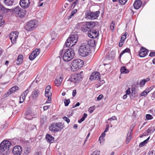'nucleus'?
Wrapping results in <instances>:
<instances>
[{
	"mask_svg": "<svg viewBox=\"0 0 155 155\" xmlns=\"http://www.w3.org/2000/svg\"><path fill=\"white\" fill-rule=\"evenodd\" d=\"M12 143L7 140H3L0 143V155H8L10 152Z\"/></svg>",
	"mask_w": 155,
	"mask_h": 155,
	"instance_id": "nucleus-1",
	"label": "nucleus"
},
{
	"mask_svg": "<svg viewBox=\"0 0 155 155\" xmlns=\"http://www.w3.org/2000/svg\"><path fill=\"white\" fill-rule=\"evenodd\" d=\"M78 26L82 31L87 32L91 30L95 26V23L94 22H81L78 24Z\"/></svg>",
	"mask_w": 155,
	"mask_h": 155,
	"instance_id": "nucleus-2",
	"label": "nucleus"
},
{
	"mask_svg": "<svg viewBox=\"0 0 155 155\" xmlns=\"http://www.w3.org/2000/svg\"><path fill=\"white\" fill-rule=\"evenodd\" d=\"M83 61L80 59L75 60L72 62L70 70L73 71H76L81 68L84 65Z\"/></svg>",
	"mask_w": 155,
	"mask_h": 155,
	"instance_id": "nucleus-3",
	"label": "nucleus"
},
{
	"mask_svg": "<svg viewBox=\"0 0 155 155\" xmlns=\"http://www.w3.org/2000/svg\"><path fill=\"white\" fill-rule=\"evenodd\" d=\"M78 37L77 34H71L65 43L67 47H72L77 42Z\"/></svg>",
	"mask_w": 155,
	"mask_h": 155,
	"instance_id": "nucleus-4",
	"label": "nucleus"
},
{
	"mask_svg": "<svg viewBox=\"0 0 155 155\" xmlns=\"http://www.w3.org/2000/svg\"><path fill=\"white\" fill-rule=\"evenodd\" d=\"M74 55V50L71 48H69L65 51L63 58L64 61H68L73 58Z\"/></svg>",
	"mask_w": 155,
	"mask_h": 155,
	"instance_id": "nucleus-5",
	"label": "nucleus"
},
{
	"mask_svg": "<svg viewBox=\"0 0 155 155\" xmlns=\"http://www.w3.org/2000/svg\"><path fill=\"white\" fill-rule=\"evenodd\" d=\"M83 76V72L81 71L78 74H72L68 80V81L76 84L82 80Z\"/></svg>",
	"mask_w": 155,
	"mask_h": 155,
	"instance_id": "nucleus-6",
	"label": "nucleus"
},
{
	"mask_svg": "<svg viewBox=\"0 0 155 155\" xmlns=\"http://www.w3.org/2000/svg\"><path fill=\"white\" fill-rule=\"evenodd\" d=\"M90 51L89 47L87 45L81 46L79 50V54L83 57L87 56Z\"/></svg>",
	"mask_w": 155,
	"mask_h": 155,
	"instance_id": "nucleus-7",
	"label": "nucleus"
},
{
	"mask_svg": "<svg viewBox=\"0 0 155 155\" xmlns=\"http://www.w3.org/2000/svg\"><path fill=\"white\" fill-rule=\"evenodd\" d=\"M62 128L61 124L60 122L51 124L49 127V129L52 132H57Z\"/></svg>",
	"mask_w": 155,
	"mask_h": 155,
	"instance_id": "nucleus-8",
	"label": "nucleus"
},
{
	"mask_svg": "<svg viewBox=\"0 0 155 155\" xmlns=\"http://www.w3.org/2000/svg\"><path fill=\"white\" fill-rule=\"evenodd\" d=\"M36 22L35 20H31L29 21L25 26L26 30L28 31H33L36 28Z\"/></svg>",
	"mask_w": 155,
	"mask_h": 155,
	"instance_id": "nucleus-9",
	"label": "nucleus"
},
{
	"mask_svg": "<svg viewBox=\"0 0 155 155\" xmlns=\"http://www.w3.org/2000/svg\"><path fill=\"white\" fill-rule=\"evenodd\" d=\"M13 12L18 17H23L25 14V12L19 7L15 8L13 9Z\"/></svg>",
	"mask_w": 155,
	"mask_h": 155,
	"instance_id": "nucleus-10",
	"label": "nucleus"
},
{
	"mask_svg": "<svg viewBox=\"0 0 155 155\" xmlns=\"http://www.w3.org/2000/svg\"><path fill=\"white\" fill-rule=\"evenodd\" d=\"M22 150V148L20 146H16L12 149V153L14 155H21Z\"/></svg>",
	"mask_w": 155,
	"mask_h": 155,
	"instance_id": "nucleus-11",
	"label": "nucleus"
},
{
	"mask_svg": "<svg viewBox=\"0 0 155 155\" xmlns=\"http://www.w3.org/2000/svg\"><path fill=\"white\" fill-rule=\"evenodd\" d=\"M40 50L39 48L34 50L30 54L29 58L31 61L33 60L40 54Z\"/></svg>",
	"mask_w": 155,
	"mask_h": 155,
	"instance_id": "nucleus-12",
	"label": "nucleus"
},
{
	"mask_svg": "<svg viewBox=\"0 0 155 155\" xmlns=\"http://www.w3.org/2000/svg\"><path fill=\"white\" fill-rule=\"evenodd\" d=\"M18 35V32L17 31L12 32L10 34L9 37L12 44H15L16 43Z\"/></svg>",
	"mask_w": 155,
	"mask_h": 155,
	"instance_id": "nucleus-13",
	"label": "nucleus"
},
{
	"mask_svg": "<svg viewBox=\"0 0 155 155\" xmlns=\"http://www.w3.org/2000/svg\"><path fill=\"white\" fill-rule=\"evenodd\" d=\"M63 78L62 75L60 74L58 75L54 81V83L55 85L57 86H59L61 83L63 81Z\"/></svg>",
	"mask_w": 155,
	"mask_h": 155,
	"instance_id": "nucleus-14",
	"label": "nucleus"
},
{
	"mask_svg": "<svg viewBox=\"0 0 155 155\" xmlns=\"http://www.w3.org/2000/svg\"><path fill=\"white\" fill-rule=\"evenodd\" d=\"M30 4L29 0H21L20 2V6L24 8H26L28 7Z\"/></svg>",
	"mask_w": 155,
	"mask_h": 155,
	"instance_id": "nucleus-15",
	"label": "nucleus"
},
{
	"mask_svg": "<svg viewBox=\"0 0 155 155\" xmlns=\"http://www.w3.org/2000/svg\"><path fill=\"white\" fill-rule=\"evenodd\" d=\"M88 31L89 32L88 33V35L91 38H95L98 35V33L95 30H92L91 31L90 30V31Z\"/></svg>",
	"mask_w": 155,
	"mask_h": 155,
	"instance_id": "nucleus-16",
	"label": "nucleus"
},
{
	"mask_svg": "<svg viewBox=\"0 0 155 155\" xmlns=\"http://www.w3.org/2000/svg\"><path fill=\"white\" fill-rule=\"evenodd\" d=\"M148 51L143 47H142L139 51V56L140 57H144L147 54Z\"/></svg>",
	"mask_w": 155,
	"mask_h": 155,
	"instance_id": "nucleus-17",
	"label": "nucleus"
},
{
	"mask_svg": "<svg viewBox=\"0 0 155 155\" xmlns=\"http://www.w3.org/2000/svg\"><path fill=\"white\" fill-rule=\"evenodd\" d=\"M100 74L98 72H93L90 76V79L91 80H97L100 79Z\"/></svg>",
	"mask_w": 155,
	"mask_h": 155,
	"instance_id": "nucleus-18",
	"label": "nucleus"
},
{
	"mask_svg": "<svg viewBox=\"0 0 155 155\" xmlns=\"http://www.w3.org/2000/svg\"><path fill=\"white\" fill-rule=\"evenodd\" d=\"M40 94L39 91L38 89H35L31 93V97L33 99H36Z\"/></svg>",
	"mask_w": 155,
	"mask_h": 155,
	"instance_id": "nucleus-19",
	"label": "nucleus"
},
{
	"mask_svg": "<svg viewBox=\"0 0 155 155\" xmlns=\"http://www.w3.org/2000/svg\"><path fill=\"white\" fill-rule=\"evenodd\" d=\"M142 4V2L140 0H136L134 3V6L136 9H139Z\"/></svg>",
	"mask_w": 155,
	"mask_h": 155,
	"instance_id": "nucleus-20",
	"label": "nucleus"
},
{
	"mask_svg": "<svg viewBox=\"0 0 155 155\" xmlns=\"http://www.w3.org/2000/svg\"><path fill=\"white\" fill-rule=\"evenodd\" d=\"M3 3L6 6H11L13 4L14 0H3Z\"/></svg>",
	"mask_w": 155,
	"mask_h": 155,
	"instance_id": "nucleus-21",
	"label": "nucleus"
},
{
	"mask_svg": "<svg viewBox=\"0 0 155 155\" xmlns=\"http://www.w3.org/2000/svg\"><path fill=\"white\" fill-rule=\"evenodd\" d=\"M85 15L86 18L92 20V12L89 11H87L86 12Z\"/></svg>",
	"mask_w": 155,
	"mask_h": 155,
	"instance_id": "nucleus-22",
	"label": "nucleus"
},
{
	"mask_svg": "<svg viewBox=\"0 0 155 155\" xmlns=\"http://www.w3.org/2000/svg\"><path fill=\"white\" fill-rule=\"evenodd\" d=\"M23 56L22 55H19L17 58L16 63L17 65H20L23 62Z\"/></svg>",
	"mask_w": 155,
	"mask_h": 155,
	"instance_id": "nucleus-23",
	"label": "nucleus"
},
{
	"mask_svg": "<svg viewBox=\"0 0 155 155\" xmlns=\"http://www.w3.org/2000/svg\"><path fill=\"white\" fill-rule=\"evenodd\" d=\"M45 138L47 141L49 143L52 142L54 140V138L49 134H47Z\"/></svg>",
	"mask_w": 155,
	"mask_h": 155,
	"instance_id": "nucleus-24",
	"label": "nucleus"
},
{
	"mask_svg": "<svg viewBox=\"0 0 155 155\" xmlns=\"http://www.w3.org/2000/svg\"><path fill=\"white\" fill-rule=\"evenodd\" d=\"M100 13L99 11H97L95 12H92V20H94L97 18L99 16Z\"/></svg>",
	"mask_w": 155,
	"mask_h": 155,
	"instance_id": "nucleus-25",
	"label": "nucleus"
},
{
	"mask_svg": "<svg viewBox=\"0 0 155 155\" xmlns=\"http://www.w3.org/2000/svg\"><path fill=\"white\" fill-rule=\"evenodd\" d=\"M31 152V149L30 147H26L24 150V154L25 155H28Z\"/></svg>",
	"mask_w": 155,
	"mask_h": 155,
	"instance_id": "nucleus-26",
	"label": "nucleus"
},
{
	"mask_svg": "<svg viewBox=\"0 0 155 155\" xmlns=\"http://www.w3.org/2000/svg\"><path fill=\"white\" fill-rule=\"evenodd\" d=\"M120 71L122 74H127L129 72V70L127 69L125 67H122L121 68Z\"/></svg>",
	"mask_w": 155,
	"mask_h": 155,
	"instance_id": "nucleus-27",
	"label": "nucleus"
},
{
	"mask_svg": "<svg viewBox=\"0 0 155 155\" xmlns=\"http://www.w3.org/2000/svg\"><path fill=\"white\" fill-rule=\"evenodd\" d=\"M25 118L28 120H31L32 119V117L30 114V112H28V111L25 113Z\"/></svg>",
	"mask_w": 155,
	"mask_h": 155,
	"instance_id": "nucleus-28",
	"label": "nucleus"
},
{
	"mask_svg": "<svg viewBox=\"0 0 155 155\" xmlns=\"http://www.w3.org/2000/svg\"><path fill=\"white\" fill-rule=\"evenodd\" d=\"M77 12V10L76 9H74L71 12V14L67 17L68 20H69Z\"/></svg>",
	"mask_w": 155,
	"mask_h": 155,
	"instance_id": "nucleus-29",
	"label": "nucleus"
},
{
	"mask_svg": "<svg viewBox=\"0 0 155 155\" xmlns=\"http://www.w3.org/2000/svg\"><path fill=\"white\" fill-rule=\"evenodd\" d=\"M18 87L15 86H14L12 87H11L10 89H9V90H10V92L12 93L14 92H15L16 91L18 90Z\"/></svg>",
	"mask_w": 155,
	"mask_h": 155,
	"instance_id": "nucleus-30",
	"label": "nucleus"
},
{
	"mask_svg": "<svg viewBox=\"0 0 155 155\" xmlns=\"http://www.w3.org/2000/svg\"><path fill=\"white\" fill-rule=\"evenodd\" d=\"M131 138V132H128L127 135L126 142L128 143Z\"/></svg>",
	"mask_w": 155,
	"mask_h": 155,
	"instance_id": "nucleus-31",
	"label": "nucleus"
},
{
	"mask_svg": "<svg viewBox=\"0 0 155 155\" xmlns=\"http://www.w3.org/2000/svg\"><path fill=\"white\" fill-rule=\"evenodd\" d=\"M29 90L27 89L23 92L22 94L21 95V97H23L24 98H25L27 95L28 92Z\"/></svg>",
	"mask_w": 155,
	"mask_h": 155,
	"instance_id": "nucleus-32",
	"label": "nucleus"
},
{
	"mask_svg": "<svg viewBox=\"0 0 155 155\" xmlns=\"http://www.w3.org/2000/svg\"><path fill=\"white\" fill-rule=\"evenodd\" d=\"M130 51V50L128 48H126V49L122 51L120 54V56L121 57L126 52L129 53Z\"/></svg>",
	"mask_w": 155,
	"mask_h": 155,
	"instance_id": "nucleus-33",
	"label": "nucleus"
},
{
	"mask_svg": "<svg viewBox=\"0 0 155 155\" xmlns=\"http://www.w3.org/2000/svg\"><path fill=\"white\" fill-rule=\"evenodd\" d=\"M146 118L145 120H151L153 119V117L152 115L150 114H147L146 115Z\"/></svg>",
	"mask_w": 155,
	"mask_h": 155,
	"instance_id": "nucleus-34",
	"label": "nucleus"
},
{
	"mask_svg": "<svg viewBox=\"0 0 155 155\" xmlns=\"http://www.w3.org/2000/svg\"><path fill=\"white\" fill-rule=\"evenodd\" d=\"M95 106L90 107L88 109V111L90 114H91L95 109Z\"/></svg>",
	"mask_w": 155,
	"mask_h": 155,
	"instance_id": "nucleus-35",
	"label": "nucleus"
},
{
	"mask_svg": "<svg viewBox=\"0 0 155 155\" xmlns=\"http://www.w3.org/2000/svg\"><path fill=\"white\" fill-rule=\"evenodd\" d=\"M115 22L114 21H112L110 25V28L111 31H113L114 29Z\"/></svg>",
	"mask_w": 155,
	"mask_h": 155,
	"instance_id": "nucleus-36",
	"label": "nucleus"
},
{
	"mask_svg": "<svg viewBox=\"0 0 155 155\" xmlns=\"http://www.w3.org/2000/svg\"><path fill=\"white\" fill-rule=\"evenodd\" d=\"M127 0H118L119 4L121 5L125 4L127 2Z\"/></svg>",
	"mask_w": 155,
	"mask_h": 155,
	"instance_id": "nucleus-37",
	"label": "nucleus"
},
{
	"mask_svg": "<svg viewBox=\"0 0 155 155\" xmlns=\"http://www.w3.org/2000/svg\"><path fill=\"white\" fill-rule=\"evenodd\" d=\"M70 102V101L69 99L65 100L64 102L65 106H68Z\"/></svg>",
	"mask_w": 155,
	"mask_h": 155,
	"instance_id": "nucleus-38",
	"label": "nucleus"
},
{
	"mask_svg": "<svg viewBox=\"0 0 155 155\" xmlns=\"http://www.w3.org/2000/svg\"><path fill=\"white\" fill-rule=\"evenodd\" d=\"M51 86L50 85H48L47 86V87L46 88L45 90V92H46L47 93V92H49V91L51 89Z\"/></svg>",
	"mask_w": 155,
	"mask_h": 155,
	"instance_id": "nucleus-39",
	"label": "nucleus"
},
{
	"mask_svg": "<svg viewBox=\"0 0 155 155\" xmlns=\"http://www.w3.org/2000/svg\"><path fill=\"white\" fill-rule=\"evenodd\" d=\"M10 90H9L4 95V97H8V96H9L10 94H12V93H11V92H10Z\"/></svg>",
	"mask_w": 155,
	"mask_h": 155,
	"instance_id": "nucleus-40",
	"label": "nucleus"
},
{
	"mask_svg": "<svg viewBox=\"0 0 155 155\" xmlns=\"http://www.w3.org/2000/svg\"><path fill=\"white\" fill-rule=\"evenodd\" d=\"M127 35V32H126L124 35H123L121 36V40L124 41V40L126 38V37Z\"/></svg>",
	"mask_w": 155,
	"mask_h": 155,
	"instance_id": "nucleus-41",
	"label": "nucleus"
},
{
	"mask_svg": "<svg viewBox=\"0 0 155 155\" xmlns=\"http://www.w3.org/2000/svg\"><path fill=\"white\" fill-rule=\"evenodd\" d=\"M147 143L146 141L144 140L142 142H141L139 145V147H141L144 146Z\"/></svg>",
	"mask_w": 155,
	"mask_h": 155,
	"instance_id": "nucleus-42",
	"label": "nucleus"
},
{
	"mask_svg": "<svg viewBox=\"0 0 155 155\" xmlns=\"http://www.w3.org/2000/svg\"><path fill=\"white\" fill-rule=\"evenodd\" d=\"M106 134L104 132L102 133V134L101 135L100 137L99 140H100L101 139L102 140H104V137L105 136Z\"/></svg>",
	"mask_w": 155,
	"mask_h": 155,
	"instance_id": "nucleus-43",
	"label": "nucleus"
},
{
	"mask_svg": "<svg viewBox=\"0 0 155 155\" xmlns=\"http://www.w3.org/2000/svg\"><path fill=\"white\" fill-rule=\"evenodd\" d=\"M147 93L144 91L143 92L141 93V94H140V97H141L142 96L146 97L147 95Z\"/></svg>",
	"mask_w": 155,
	"mask_h": 155,
	"instance_id": "nucleus-44",
	"label": "nucleus"
},
{
	"mask_svg": "<svg viewBox=\"0 0 155 155\" xmlns=\"http://www.w3.org/2000/svg\"><path fill=\"white\" fill-rule=\"evenodd\" d=\"M51 93H48L45 92V96L46 97L48 98L49 97H51Z\"/></svg>",
	"mask_w": 155,
	"mask_h": 155,
	"instance_id": "nucleus-45",
	"label": "nucleus"
},
{
	"mask_svg": "<svg viewBox=\"0 0 155 155\" xmlns=\"http://www.w3.org/2000/svg\"><path fill=\"white\" fill-rule=\"evenodd\" d=\"M100 151L99 150H96L94 151L91 155H99Z\"/></svg>",
	"mask_w": 155,
	"mask_h": 155,
	"instance_id": "nucleus-46",
	"label": "nucleus"
},
{
	"mask_svg": "<svg viewBox=\"0 0 155 155\" xmlns=\"http://www.w3.org/2000/svg\"><path fill=\"white\" fill-rule=\"evenodd\" d=\"M153 131V130L152 127H149L148 129V130H147V131L148 133H153V132H152Z\"/></svg>",
	"mask_w": 155,
	"mask_h": 155,
	"instance_id": "nucleus-47",
	"label": "nucleus"
},
{
	"mask_svg": "<svg viewBox=\"0 0 155 155\" xmlns=\"http://www.w3.org/2000/svg\"><path fill=\"white\" fill-rule=\"evenodd\" d=\"M146 83V81H145L144 79H143L140 81V85L141 86H143L144 85H145Z\"/></svg>",
	"mask_w": 155,
	"mask_h": 155,
	"instance_id": "nucleus-48",
	"label": "nucleus"
},
{
	"mask_svg": "<svg viewBox=\"0 0 155 155\" xmlns=\"http://www.w3.org/2000/svg\"><path fill=\"white\" fill-rule=\"evenodd\" d=\"M63 119L66 121L68 123L70 122V120L67 117H63Z\"/></svg>",
	"mask_w": 155,
	"mask_h": 155,
	"instance_id": "nucleus-49",
	"label": "nucleus"
},
{
	"mask_svg": "<svg viewBox=\"0 0 155 155\" xmlns=\"http://www.w3.org/2000/svg\"><path fill=\"white\" fill-rule=\"evenodd\" d=\"M117 119V118L115 116H113L109 118L108 119V121H112V120H114Z\"/></svg>",
	"mask_w": 155,
	"mask_h": 155,
	"instance_id": "nucleus-50",
	"label": "nucleus"
},
{
	"mask_svg": "<svg viewBox=\"0 0 155 155\" xmlns=\"http://www.w3.org/2000/svg\"><path fill=\"white\" fill-rule=\"evenodd\" d=\"M25 98H24L23 97H21V96L20 97V101L19 103H21L23 102Z\"/></svg>",
	"mask_w": 155,
	"mask_h": 155,
	"instance_id": "nucleus-51",
	"label": "nucleus"
},
{
	"mask_svg": "<svg viewBox=\"0 0 155 155\" xmlns=\"http://www.w3.org/2000/svg\"><path fill=\"white\" fill-rule=\"evenodd\" d=\"M124 41L123 40H120V43H119V47H120L122 46V45H123V44H124Z\"/></svg>",
	"mask_w": 155,
	"mask_h": 155,
	"instance_id": "nucleus-52",
	"label": "nucleus"
},
{
	"mask_svg": "<svg viewBox=\"0 0 155 155\" xmlns=\"http://www.w3.org/2000/svg\"><path fill=\"white\" fill-rule=\"evenodd\" d=\"M103 96L102 94H100L97 97V99L98 101L100 100L102 98Z\"/></svg>",
	"mask_w": 155,
	"mask_h": 155,
	"instance_id": "nucleus-53",
	"label": "nucleus"
},
{
	"mask_svg": "<svg viewBox=\"0 0 155 155\" xmlns=\"http://www.w3.org/2000/svg\"><path fill=\"white\" fill-rule=\"evenodd\" d=\"M50 106H45L43 107V109L44 110H46L49 109L50 107Z\"/></svg>",
	"mask_w": 155,
	"mask_h": 155,
	"instance_id": "nucleus-54",
	"label": "nucleus"
},
{
	"mask_svg": "<svg viewBox=\"0 0 155 155\" xmlns=\"http://www.w3.org/2000/svg\"><path fill=\"white\" fill-rule=\"evenodd\" d=\"M76 90H74L72 92V96L73 97H75V95H76Z\"/></svg>",
	"mask_w": 155,
	"mask_h": 155,
	"instance_id": "nucleus-55",
	"label": "nucleus"
},
{
	"mask_svg": "<svg viewBox=\"0 0 155 155\" xmlns=\"http://www.w3.org/2000/svg\"><path fill=\"white\" fill-rule=\"evenodd\" d=\"M51 100V97H49L48 98L47 101L46 102V103H50Z\"/></svg>",
	"mask_w": 155,
	"mask_h": 155,
	"instance_id": "nucleus-56",
	"label": "nucleus"
},
{
	"mask_svg": "<svg viewBox=\"0 0 155 155\" xmlns=\"http://www.w3.org/2000/svg\"><path fill=\"white\" fill-rule=\"evenodd\" d=\"M109 125H107L106 126V128L105 129V130L104 131V133H106L108 131V130H109Z\"/></svg>",
	"mask_w": 155,
	"mask_h": 155,
	"instance_id": "nucleus-57",
	"label": "nucleus"
},
{
	"mask_svg": "<svg viewBox=\"0 0 155 155\" xmlns=\"http://www.w3.org/2000/svg\"><path fill=\"white\" fill-rule=\"evenodd\" d=\"M155 55V52H150L149 54V56L150 57H152Z\"/></svg>",
	"mask_w": 155,
	"mask_h": 155,
	"instance_id": "nucleus-58",
	"label": "nucleus"
},
{
	"mask_svg": "<svg viewBox=\"0 0 155 155\" xmlns=\"http://www.w3.org/2000/svg\"><path fill=\"white\" fill-rule=\"evenodd\" d=\"M85 119L84 118H83L82 117L78 121V123H81L82 122L84 121Z\"/></svg>",
	"mask_w": 155,
	"mask_h": 155,
	"instance_id": "nucleus-59",
	"label": "nucleus"
},
{
	"mask_svg": "<svg viewBox=\"0 0 155 155\" xmlns=\"http://www.w3.org/2000/svg\"><path fill=\"white\" fill-rule=\"evenodd\" d=\"M126 93L127 95V94H128V95L130 94V89H128L126 91Z\"/></svg>",
	"mask_w": 155,
	"mask_h": 155,
	"instance_id": "nucleus-60",
	"label": "nucleus"
},
{
	"mask_svg": "<svg viewBox=\"0 0 155 155\" xmlns=\"http://www.w3.org/2000/svg\"><path fill=\"white\" fill-rule=\"evenodd\" d=\"M35 155H42V153L41 151L36 152L35 153Z\"/></svg>",
	"mask_w": 155,
	"mask_h": 155,
	"instance_id": "nucleus-61",
	"label": "nucleus"
},
{
	"mask_svg": "<svg viewBox=\"0 0 155 155\" xmlns=\"http://www.w3.org/2000/svg\"><path fill=\"white\" fill-rule=\"evenodd\" d=\"M90 135V133H89L88 134L87 136V137L86 138V139H85V141H84L85 142L88 139V138L89 137Z\"/></svg>",
	"mask_w": 155,
	"mask_h": 155,
	"instance_id": "nucleus-62",
	"label": "nucleus"
},
{
	"mask_svg": "<svg viewBox=\"0 0 155 155\" xmlns=\"http://www.w3.org/2000/svg\"><path fill=\"white\" fill-rule=\"evenodd\" d=\"M80 103L79 102H77L75 105L74 106H73V107H75L77 106H78L80 105Z\"/></svg>",
	"mask_w": 155,
	"mask_h": 155,
	"instance_id": "nucleus-63",
	"label": "nucleus"
},
{
	"mask_svg": "<svg viewBox=\"0 0 155 155\" xmlns=\"http://www.w3.org/2000/svg\"><path fill=\"white\" fill-rule=\"evenodd\" d=\"M74 4H76V5H77L79 3V2L78 0H76L74 2H73Z\"/></svg>",
	"mask_w": 155,
	"mask_h": 155,
	"instance_id": "nucleus-64",
	"label": "nucleus"
}]
</instances>
